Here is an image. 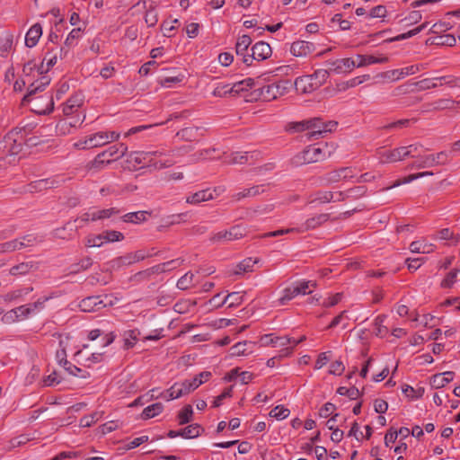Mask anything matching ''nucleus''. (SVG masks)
<instances>
[{
  "label": "nucleus",
  "instance_id": "37",
  "mask_svg": "<svg viewBox=\"0 0 460 460\" xmlns=\"http://www.w3.org/2000/svg\"><path fill=\"white\" fill-rule=\"evenodd\" d=\"M111 164V160L105 159L101 154H98L95 158L87 164L86 169L88 171L97 172L102 170L106 164Z\"/></svg>",
  "mask_w": 460,
  "mask_h": 460
},
{
  "label": "nucleus",
  "instance_id": "58",
  "mask_svg": "<svg viewBox=\"0 0 460 460\" xmlns=\"http://www.w3.org/2000/svg\"><path fill=\"white\" fill-rule=\"evenodd\" d=\"M329 69H319L315 71L313 75H310V76H312L315 84H319L320 87L327 80L329 76Z\"/></svg>",
  "mask_w": 460,
  "mask_h": 460
},
{
  "label": "nucleus",
  "instance_id": "1",
  "mask_svg": "<svg viewBox=\"0 0 460 460\" xmlns=\"http://www.w3.org/2000/svg\"><path fill=\"white\" fill-rule=\"evenodd\" d=\"M328 157L324 150L315 146L306 147L301 153L296 155L292 160L295 165H302L305 164L317 163Z\"/></svg>",
  "mask_w": 460,
  "mask_h": 460
},
{
  "label": "nucleus",
  "instance_id": "38",
  "mask_svg": "<svg viewBox=\"0 0 460 460\" xmlns=\"http://www.w3.org/2000/svg\"><path fill=\"white\" fill-rule=\"evenodd\" d=\"M341 181H342V178L340 168L331 171L321 177V183L323 185H330Z\"/></svg>",
  "mask_w": 460,
  "mask_h": 460
},
{
  "label": "nucleus",
  "instance_id": "41",
  "mask_svg": "<svg viewBox=\"0 0 460 460\" xmlns=\"http://www.w3.org/2000/svg\"><path fill=\"white\" fill-rule=\"evenodd\" d=\"M146 211H137L128 213L123 216V221L127 223L138 224L146 220Z\"/></svg>",
  "mask_w": 460,
  "mask_h": 460
},
{
  "label": "nucleus",
  "instance_id": "45",
  "mask_svg": "<svg viewBox=\"0 0 460 460\" xmlns=\"http://www.w3.org/2000/svg\"><path fill=\"white\" fill-rule=\"evenodd\" d=\"M252 43V39L248 35H242L238 38L235 51L237 55H243Z\"/></svg>",
  "mask_w": 460,
  "mask_h": 460
},
{
  "label": "nucleus",
  "instance_id": "52",
  "mask_svg": "<svg viewBox=\"0 0 460 460\" xmlns=\"http://www.w3.org/2000/svg\"><path fill=\"white\" fill-rule=\"evenodd\" d=\"M104 243L102 234H90L85 239V246L89 248L101 247Z\"/></svg>",
  "mask_w": 460,
  "mask_h": 460
},
{
  "label": "nucleus",
  "instance_id": "27",
  "mask_svg": "<svg viewBox=\"0 0 460 460\" xmlns=\"http://www.w3.org/2000/svg\"><path fill=\"white\" fill-rule=\"evenodd\" d=\"M358 63L357 67H362L366 66H369L372 64H383L388 62V58L386 56H381L379 58H376L375 56L369 55V56H363V55H358L357 56Z\"/></svg>",
  "mask_w": 460,
  "mask_h": 460
},
{
  "label": "nucleus",
  "instance_id": "61",
  "mask_svg": "<svg viewBox=\"0 0 460 460\" xmlns=\"http://www.w3.org/2000/svg\"><path fill=\"white\" fill-rule=\"evenodd\" d=\"M385 315H378L375 319V323H374L375 326H376L375 333H376V336H383L387 332L386 327H385L383 325V323L385 322Z\"/></svg>",
  "mask_w": 460,
  "mask_h": 460
},
{
  "label": "nucleus",
  "instance_id": "63",
  "mask_svg": "<svg viewBox=\"0 0 460 460\" xmlns=\"http://www.w3.org/2000/svg\"><path fill=\"white\" fill-rule=\"evenodd\" d=\"M414 85L420 91L429 90V89L436 88L438 86V84L436 83H433L430 79H428V78L420 80L419 82H416L414 84Z\"/></svg>",
  "mask_w": 460,
  "mask_h": 460
},
{
  "label": "nucleus",
  "instance_id": "62",
  "mask_svg": "<svg viewBox=\"0 0 460 460\" xmlns=\"http://www.w3.org/2000/svg\"><path fill=\"white\" fill-rule=\"evenodd\" d=\"M292 287L294 288L293 292H296V296L312 293V289H309V284L305 283L304 281L297 282L296 285Z\"/></svg>",
  "mask_w": 460,
  "mask_h": 460
},
{
  "label": "nucleus",
  "instance_id": "14",
  "mask_svg": "<svg viewBox=\"0 0 460 460\" xmlns=\"http://www.w3.org/2000/svg\"><path fill=\"white\" fill-rule=\"evenodd\" d=\"M407 156H409V150L404 146H401L381 153L380 161L381 163H395L402 161Z\"/></svg>",
  "mask_w": 460,
  "mask_h": 460
},
{
  "label": "nucleus",
  "instance_id": "12",
  "mask_svg": "<svg viewBox=\"0 0 460 460\" xmlns=\"http://www.w3.org/2000/svg\"><path fill=\"white\" fill-rule=\"evenodd\" d=\"M39 269V262L35 261H26L19 262L9 270V274L13 277L25 276Z\"/></svg>",
  "mask_w": 460,
  "mask_h": 460
},
{
  "label": "nucleus",
  "instance_id": "31",
  "mask_svg": "<svg viewBox=\"0 0 460 460\" xmlns=\"http://www.w3.org/2000/svg\"><path fill=\"white\" fill-rule=\"evenodd\" d=\"M139 334H140V332L137 329L125 331L122 334L124 349H128L133 348L138 340Z\"/></svg>",
  "mask_w": 460,
  "mask_h": 460
},
{
  "label": "nucleus",
  "instance_id": "33",
  "mask_svg": "<svg viewBox=\"0 0 460 460\" xmlns=\"http://www.w3.org/2000/svg\"><path fill=\"white\" fill-rule=\"evenodd\" d=\"M164 410V405L161 402L153 403L146 407L142 413L141 418L143 420H148L160 414Z\"/></svg>",
  "mask_w": 460,
  "mask_h": 460
},
{
  "label": "nucleus",
  "instance_id": "9",
  "mask_svg": "<svg viewBox=\"0 0 460 460\" xmlns=\"http://www.w3.org/2000/svg\"><path fill=\"white\" fill-rule=\"evenodd\" d=\"M127 167L131 170L135 171L140 167H152L151 166V160L148 157V155L146 151H137L130 153L126 160Z\"/></svg>",
  "mask_w": 460,
  "mask_h": 460
},
{
  "label": "nucleus",
  "instance_id": "39",
  "mask_svg": "<svg viewBox=\"0 0 460 460\" xmlns=\"http://www.w3.org/2000/svg\"><path fill=\"white\" fill-rule=\"evenodd\" d=\"M18 239L20 241L22 249L32 247L35 244L42 242L41 237L35 234H28Z\"/></svg>",
  "mask_w": 460,
  "mask_h": 460
},
{
  "label": "nucleus",
  "instance_id": "21",
  "mask_svg": "<svg viewBox=\"0 0 460 460\" xmlns=\"http://www.w3.org/2000/svg\"><path fill=\"white\" fill-rule=\"evenodd\" d=\"M262 346L286 347L291 343V338L288 336H273V334H265L261 338Z\"/></svg>",
  "mask_w": 460,
  "mask_h": 460
},
{
  "label": "nucleus",
  "instance_id": "56",
  "mask_svg": "<svg viewBox=\"0 0 460 460\" xmlns=\"http://www.w3.org/2000/svg\"><path fill=\"white\" fill-rule=\"evenodd\" d=\"M22 250L19 239H14L1 244V252H11L14 251Z\"/></svg>",
  "mask_w": 460,
  "mask_h": 460
},
{
  "label": "nucleus",
  "instance_id": "22",
  "mask_svg": "<svg viewBox=\"0 0 460 460\" xmlns=\"http://www.w3.org/2000/svg\"><path fill=\"white\" fill-rule=\"evenodd\" d=\"M214 199L212 190L209 189L197 191L186 198V202L189 204L197 205L204 201H208Z\"/></svg>",
  "mask_w": 460,
  "mask_h": 460
},
{
  "label": "nucleus",
  "instance_id": "47",
  "mask_svg": "<svg viewBox=\"0 0 460 460\" xmlns=\"http://www.w3.org/2000/svg\"><path fill=\"white\" fill-rule=\"evenodd\" d=\"M459 272V269H454L450 272H448L446 278L441 281V288H451L456 283Z\"/></svg>",
  "mask_w": 460,
  "mask_h": 460
},
{
  "label": "nucleus",
  "instance_id": "43",
  "mask_svg": "<svg viewBox=\"0 0 460 460\" xmlns=\"http://www.w3.org/2000/svg\"><path fill=\"white\" fill-rule=\"evenodd\" d=\"M228 159H226V163L232 164H243L248 163L249 154L247 152L241 153V152H235L231 154L228 157Z\"/></svg>",
  "mask_w": 460,
  "mask_h": 460
},
{
  "label": "nucleus",
  "instance_id": "8",
  "mask_svg": "<svg viewBox=\"0 0 460 460\" xmlns=\"http://www.w3.org/2000/svg\"><path fill=\"white\" fill-rule=\"evenodd\" d=\"M22 143L18 132H9L3 140L4 151L10 155H18L22 149Z\"/></svg>",
  "mask_w": 460,
  "mask_h": 460
},
{
  "label": "nucleus",
  "instance_id": "24",
  "mask_svg": "<svg viewBox=\"0 0 460 460\" xmlns=\"http://www.w3.org/2000/svg\"><path fill=\"white\" fill-rule=\"evenodd\" d=\"M84 102V96L82 93L74 94L67 102L64 104L63 112L65 115H71L79 108Z\"/></svg>",
  "mask_w": 460,
  "mask_h": 460
},
{
  "label": "nucleus",
  "instance_id": "48",
  "mask_svg": "<svg viewBox=\"0 0 460 460\" xmlns=\"http://www.w3.org/2000/svg\"><path fill=\"white\" fill-rule=\"evenodd\" d=\"M427 26H428V22H424L421 25H420V26H418V27H416V28H414V29L405 32V33L400 34V35H398V36H396L394 38H392V39L388 40V41L402 40L411 38V37L415 36L418 33H420Z\"/></svg>",
  "mask_w": 460,
  "mask_h": 460
},
{
  "label": "nucleus",
  "instance_id": "2",
  "mask_svg": "<svg viewBox=\"0 0 460 460\" xmlns=\"http://www.w3.org/2000/svg\"><path fill=\"white\" fill-rule=\"evenodd\" d=\"M291 85V82L288 80L265 85L259 90L260 96L267 102L275 100L288 93Z\"/></svg>",
  "mask_w": 460,
  "mask_h": 460
},
{
  "label": "nucleus",
  "instance_id": "3",
  "mask_svg": "<svg viewBox=\"0 0 460 460\" xmlns=\"http://www.w3.org/2000/svg\"><path fill=\"white\" fill-rule=\"evenodd\" d=\"M337 127L336 121L323 122L320 118L311 119L310 129L306 134L307 139H317L324 133L332 132Z\"/></svg>",
  "mask_w": 460,
  "mask_h": 460
},
{
  "label": "nucleus",
  "instance_id": "51",
  "mask_svg": "<svg viewBox=\"0 0 460 460\" xmlns=\"http://www.w3.org/2000/svg\"><path fill=\"white\" fill-rule=\"evenodd\" d=\"M104 243L119 242L124 239L122 233L115 230H108L102 233Z\"/></svg>",
  "mask_w": 460,
  "mask_h": 460
},
{
  "label": "nucleus",
  "instance_id": "29",
  "mask_svg": "<svg viewBox=\"0 0 460 460\" xmlns=\"http://www.w3.org/2000/svg\"><path fill=\"white\" fill-rule=\"evenodd\" d=\"M264 192L263 186H253L248 189H244L242 191H239L232 196L233 199L235 201H239L245 198H251L260 195Z\"/></svg>",
  "mask_w": 460,
  "mask_h": 460
},
{
  "label": "nucleus",
  "instance_id": "42",
  "mask_svg": "<svg viewBox=\"0 0 460 460\" xmlns=\"http://www.w3.org/2000/svg\"><path fill=\"white\" fill-rule=\"evenodd\" d=\"M92 221L102 220L111 217L112 215H116L119 213V210L115 208L102 209V210H93L92 211Z\"/></svg>",
  "mask_w": 460,
  "mask_h": 460
},
{
  "label": "nucleus",
  "instance_id": "23",
  "mask_svg": "<svg viewBox=\"0 0 460 460\" xmlns=\"http://www.w3.org/2000/svg\"><path fill=\"white\" fill-rule=\"evenodd\" d=\"M42 34V28L40 23H35L28 31L25 37V44L29 48L36 46Z\"/></svg>",
  "mask_w": 460,
  "mask_h": 460
},
{
  "label": "nucleus",
  "instance_id": "55",
  "mask_svg": "<svg viewBox=\"0 0 460 460\" xmlns=\"http://www.w3.org/2000/svg\"><path fill=\"white\" fill-rule=\"evenodd\" d=\"M194 274L190 271L183 275L177 282V288L181 290L188 289L193 281Z\"/></svg>",
  "mask_w": 460,
  "mask_h": 460
},
{
  "label": "nucleus",
  "instance_id": "13",
  "mask_svg": "<svg viewBox=\"0 0 460 460\" xmlns=\"http://www.w3.org/2000/svg\"><path fill=\"white\" fill-rule=\"evenodd\" d=\"M65 181L62 178H47L35 181L29 185V191H40L47 189L57 188Z\"/></svg>",
  "mask_w": 460,
  "mask_h": 460
},
{
  "label": "nucleus",
  "instance_id": "46",
  "mask_svg": "<svg viewBox=\"0 0 460 460\" xmlns=\"http://www.w3.org/2000/svg\"><path fill=\"white\" fill-rule=\"evenodd\" d=\"M243 302V295L239 292H232L228 294L221 305L227 304L229 307H235Z\"/></svg>",
  "mask_w": 460,
  "mask_h": 460
},
{
  "label": "nucleus",
  "instance_id": "36",
  "mask_svg": "<svg viewBox=\"0 0 460 460\" xmlns=\"http://www.w3.org/2000/svg\"><path fill=\"white\" fill-rule=\"evenodd\" d=\"M433 175V172H418V173H414V174H410L408 175L407 177H404L403 179L402 180H397L393 185L389 186V187H386L385 189H384L385 190H390L392 188H395V187H398L402 184H405V183H409L416 179H419V178H421V177H424V176H431Z\"/></svg>",
  "mask_w": 460,
  "mask_h": 460
},
{
  "label": "nucleus",
  "instance_id": "25",
  "mask_svg": "<svg viewBox=\"0 0 460 460\" xmlns=\"http://www.w3.org/2000/svg\"><path fill=\"white\" fill-rule=\"evenodd\" d=\"M77 226H74L71 222H68L62 227L56 228L53 231V235L54 237L62 240H70L73 238V234Z\"/></svg>",
  "mask_w": 460,
  "mask_h": 460
},
{
  "label": "nucleus",
  "instance_id": "30",
  "mask_svg": "<svg viewBox=\"0 0 460 460\" xmlns=\"http://www.w3.org/2000/svg\"><path fill=\"white\" fill-rule=\"evenodd\" d=\"M88 146L91 148L100 147L108 144V137L105 131H99L88 136Z\"/></svg>",
  "mask_w": 460,
  "mask_h": 460
},
{
  "label": "nucleus",
  "instance_id": "15",
  "mask_svg": "<svg viewBox=\"0 0 460 460\" xmlns=\"http://www.w3.org/2000/svg\"><path fill=\"white\" fill-rule=\"evenodd\" d=\"M107 305L99 296H93L80 301L78 306L83 312H95Z\"/></svg>",
  "mask_w": 460,
  "mask_h": 460
},
{
  "label": "nucleus",
  "instance_id": "18",
  "mask_svg": "<svg viewBox=\"0 0 460 460\" xmlns=\"http://www.w3.org/2000/svg\"><path fill=\"white\" fill-rule=\"evenodd\" d=\"M243 230L240 226H234L228 231L218 232L211 237V241L220 242L222 240H238L243 236Z\"/></svg>",
  "mask_w": 460,
  "mask_h": 460
},
{
  "label": "nucleus",
  "instance_id": "54",
  "mask_svg": "<svg viewBox=\"0 0 460 460\" xmlns=\"http://www.w3.org/2000/svg\"><path fill=\"white\" fill-rule=\"evenodd\" d=\"M290 411L282 405H278L270 412V416L277 420H284L288 417Z\"/></svg>",
  "mask_w": 460,
  "mask_h": 460
},
{
  "label": "nucleus",
  "instance_id": "17",
  "mask_svg": "<svg viewBox=\"0 0 460 460\" xmlns=\"http://www.w3.org/2000/svg\"><path fill=\"white\" fill-rule=\"evenodd\" d=\"M314 49V44L305 40L295 41L290 47V52L297 58H305L311 54Z\"/></svg>",
  "mask_w": 460,
  "mask_h": 460
},
{
  "label": "nucleus",
  "instance_id": "11",
  "mask_svg": "<svg viewBox=\"0 0 460 460\" xmlns=\"http://www.w3.org/2000/svg\"><path fill=\"white\" fill-rule=\"evenodd\" d=\"M330 215L326 213L318 214L307 218L300 226L296 227V233H304L311 229H315L327 222Z\"/></svg>",
  "mask_w": 460,
  "mask_h": 460
},
{
  "label": "nucleus",
  "instance_id": "20",
  "mask_svg": "<svg viewBox=\"0 0 460 460\" xmlns=\"http://www.w3.org/2000/svg\"><path fill=\"white\" fill-rule=\"evenodd\" d=\"M128 146L125 144L114 145L108 147L103 152L100 153L102 156H103L107 160L112 161L118 160L120 157L124 156L127 153Z\"/></svg>",
  "mask_w": 460,
  "mask_h": 460
},
{
  "label": "nucleus",
  "instance_id": "4",
  "mask_svg": "<svg viewBox=\"0 0 460 460\" xmlns=\"http://www.w3.org/2000/svg\"><path fill=\"white\" fill-rule=\"evenodd\" d=\"M153 253L146 250H138L134 252L127 253L111 261L112 268H119L126 265H131L141 261L146 258L151 257Z\"/></svg>",
  "mask_w": 460,
  "mask_h": 460
},
{
  "label": "nucleus",
  "instance_id": "32",
  "mask_svg": "<svg viewBox=\"0 0 460 460\" xmlns=\"http://www.w3.org/2000/svg\"><path fill=\"white\" fill-rule=\"evenodd\" d=\"M199 128L190 127L179 130L176 136L183 141H195L199 136Z\"/></svg>",
  "mask_w": 460,
  "mask_h": 460
},
{
  "label": "nucleus",
  "instance_id": "7",
  "mask_svg": "<svg viewBox=\"0 0 460 460\" xmlns=\"http://www.w3.org/2000/svg\"><path fill=\"white\" fill-rule=\"evenodd\" d=\"M48 299L49 298L46 297L43 300L39 299L34 303L18 306L11 310L7 314H9L10 317H13V315L16 319H24L34 314L36 311L41 309L43 307L44 302Z\"/></svg>",
  "mask_w": 460,
  "mask_h": 460
},
{
  "label": "nucleus",
  "instance_id": "57",
  "mask_svg": "<svg viewBox=\"0 0 460 460\" xmlns=\"http://www.w3.org/2000/svg\"><path fill=\"white\" fill-rule=\"evenodd\" d=\"M211 376V373L205 371L201 372L199 375L195 376L192 380L190 381V383L192 385V388L197 389L200 385L207 382Z\"/></svg>",
  "mask_w": 460,
  "mask_h": 460
},
{
  "label": "nucleus",
  "instance_id": "26",
  "mask_svg": "<svg viewBox=\"0 0 460 460\" xmlns=\"http://www.w3.org/2000/svg\"><path fill=\"white\" fill-rule=\"evenodd\" d=\"M454 376L455 373L452 371H446L442 374H436L432 376L431 385L436 389L442 388L453 380Z\"/></svg>",
  "mask_w": 460,
  "mask_h": 460
},
{
  "label": "nucleus",
  "instance_id": "64",
  "mask_svg": "<svg viewBox=\"0 0 460 460\" xmlns=\"http://www.w3.org/2000/svg\"><path fill=\"white\" fill-rule=\"evenodd\" d=\"M119 427L118 421L111 420L99 427V430L102 435L108 434Z\"/></svg>",
  "mask_w": 460,
  "mask_h": 460
},
{
  "label": "nucleus",
  "instance_id": "59",
  "mask_svg": "<svg viewBox=\"0 0 460 460\" xmlns=\"http://www.w3.org/2000/svg\"><path fill=\"white\" fill-rule=\"evenodd\" d=\"M102 413V412H94L92 415L84 416L80 420V426L81 427H91L93 423H95L101 417Z\"/></svg>",
  "mask_w": 460,
  "mask_h": 460
},
{
  "label": "nucleus",
  "instance_id": "34",
  "mask_svg": "<svg viewBox=\"0 0 460 460\" xmlns=\"http://www.w3.org/2000/svg\"><path fill=\"white\" fill-rule=\"evenodd\" d=\"M259 262V259L246 258L239 262L236 266L234 274L239 275L245 272L252 271V267Z\"/></svg>",
  "mask_w": 460,
  "mask_h": 460
},
{
  "label": "nucleus",
  "instance_id": "49",
  "mask_svg": "<svg viewBox=\"0 0 460 460\" xmlns=\"http://www.w3.org/2000/svg\"><path fill=\"white\" fill-rule=\"evenodd\" d=\"M192 407L191 405L188 404L178 413L179 424L183 425L190 422L192 419Z\"/></svg>",
  "mask_w": 460,
  "mask_h": 460
},
{
  "label": "nucleus",
  "instance_id": "16",
  "mask_svg": "<svg viewBox=\"0 0 460 460\" xmlns=\"http://www.w3.org/2000/svg\"><path fill=\"white\" fill-rule=\"evenodd\" d=\"M357 63L351 58H341L329 63V71L335 74H343L350 72Z\"/></svg>",
  "mask_w": 460,
  "mask_h": 460
},
{
  "label": "nucleus",
  "instance_id": "50",
  "mask_svg": "<svg viewBox=\"0 0 460 460\" xmlns=\"http://www.w3.org/2000/svg\"><path fill=\"white\" fill-rule=\"evenodd\" d=\"M435 166L434 164V157L432 155L420 156L417 162L412 164V167L422 169V168H430Z\"/></svg>",
  "mask_w": 460,
  "mask_h": 460
},
{
  "label": "nucleus",
  "instance_id": "19",
  "mask_svg": "<svg viewBox=\"0 0 460 460\" xmlns=\"http://www.w3.org/2000/svg\"><path fill=\"white\" fill-rule=\"evenodd\" d=\"M294 84L296 91L302 93H311L319 88V84H315L310 75L296 78Z\"/></svg>",
  "mask_w": 460,
  "mask_h": 460
},
{
  "label": "nucleus",
  "instance_id": "10",
  "mask_svg": "<svg viewBox=\"0 0 460 460\" xmlns=\"http://www.w3.org/2000/svg\"><path fill=\"white\" fill-rule=\"evenodd\" d=\"M149 159L151 160V166L155 169L161 170L170 167L175 164V161L170 158L163 159L166 155L163 150L146 151Z\"/></svg>",
  "mask_w": 460,
  "mask_h": 460
},
{
  "label": "nucleus",
  "instance_id": "44",
  "mask_svg": "<svg viewBox=\"0 0 460 460\" xmlns=\"http://www.w3.org/2000/svg\"><path fill=\"white\" fill-rule=\"evenodd\" d=\"M32 290H33V288L31 287L18 288V289L13 290V291L5 294L4 296V301H8V302L16 300V299L22 297V296L28 295Z\"/></svg>",
  "mask_w": 460,
  "mask_h": 460
},
{
  "label": "nucleus",
  "instance_id": "53",
  "mask_svg": "<svg viewBox=\"0 0 460 460\" xmlns=\"http://www.w3.org/2000/svg\"><path fill=\"white\" fill-rule=\"evenodd\" d=\"M333 195L332 191H318L315 193L314 198L310 200V203L318 202L321 204L332 202Z\"/></svg>",
  "mask_w": 460,
  "mask_h": 460
},
{
  "label": "nucleus",
  "instance_id": "5",
  "mask_svg": "<svg viewBox=\"0 0 460 460\" xmlns=\"http://www.w3.org/2000/svg\"><path fill=\"white\" fill-rule=\"evenodd\" d=\"M424 68L422 65H412L402 69H394L386 72L380 73L377 76L383 79H386L391 82L398 81L404 78L407 75H414L420 69Z\"/></svg>",
  "mask_w": 460,
  "mask_h": 460
},
{
  "label": "nucleus",
  "instance_id": "28",
  "mask_svg": "<svg viewBox=\"0 0 460 460\" xmlns=\"http://www.w3.org/2000/svg\"><path fill=\"white\" fill-rule=\"evenodd\" d=\"M254 343L252 341L237 342L231 349L232 356H244L252 352Z\"/></svg>",
  "mask_w": 460,
  "mask_h": 460
},
{
  "label": "nucleus",
  "instance_id": "40",
  "mask_svg": "<svg viewBox=\"0 0 460 460\" xmlns=\"http://www.w3.org/2000/svg\"><path fill=\"white\" fill-rule=\"evenodd\" d=\"M202 428L198 424H191L180 430V436L184 438H194L199 436Z\"/></svg>",
  "mask_w": 460,
  "mask_h": 460
},
{
  "label": "nucleus",
  "instance_id": "35",
  "mask_svg": "<svg viewBox=\"0 0 460 460\" xmlns=\"http://www.w3.org/2000/svg\"><path fill=\"white\" fill-rule=\"evenodd\" d=\"M410 250L415 253H429L433 252V244L427 243L424 241H414L411 243Z\"/></svg>",
  "mask_w": 460,
  "mask_h": 460
},
{
  "label": "nucleus",
  "instance_id": "6",
  "mask_svg": "<svg viewBox=\"0 0 460 460\" xmlns=\"http://www.w3.org/2000/svg\"><path fill=\"white\" fill-rule=\"evenodd\" d=\"M272 53V50H271V48L270 46V44L264 42V41H260V42H257L256 44H254L252 48V55L251 56H244L243 57V63H245L246 65H251V61L252 59H255V60H264V59H267L268 58L270 57Z\"/></svg>",
  "mask_w": 460,
  "mask_h": 460
},
{
  "label": "nucleus",
  "instance_id": "60",
  "mask_svg": "<svg viewBox=\"0 0 460 460\" xmlns=\"http://www.w3.org/2000/svg\"><path fill=\"white\" fill-rule=\"evenodd\" d=\"M337 393L341 395H346L349 398H350L351 400L357 399L359 395V391L356 387L347 388V387L341 386L337 389Z\"/></svg>",
  "mask_w": 460,
  "mask_h": 460
}]
</instances>
